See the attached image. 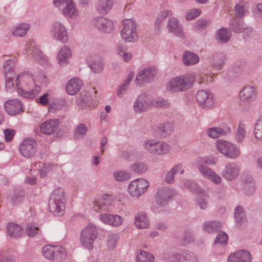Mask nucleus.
I'll list each match as a JSON object with an SVG mask.
<instances>
[{
	"mask_svg": "<svg viewBox=\"0 0 262 262\" xmlns=\"http://www.w3.org/2000/svg\"><path fill=\"white\" fill-rule=\"evenodd\" d=\"M15 84L18 94L25 98L33 99L39 93L40 87L34 85L33 78L27 72L19 74L15 80Z\"/></svg>",
	"mask_w": 262,
	"mask_h": 262,
	"instance_id": "obj_1",
	"label": "nucleus"
},
{
	"mask_svg": "<svg viewBox=\"0 0 262 262\" xmlns=\"http://www.w3.org/2000/svg\"><path fill=\"white\" fill-rule=\"evenodd\" d=\"M66 199L64 190L57 188L53 190L49 200L50 211L55 216H61L64 213Z\"/></svg>",
	"mask_w": 262,
	"mask_h": 262,
	"instance_id": "obj_2",
	"label": "nucleus"
},
{
	"mask_svg": "<svg viewBox=\"0 0 262 262\" xmlns=\"http://www.w3.org/2000/svg\"><path fill=\"white\" fill-rule=\"evenodd\" d=\"M42 254L53 262H60L67 257L65 249L60 245H47L42 248Z\"/></svg>",
	"mask_w": 262,
	"mask_h": 262,
	"instance_id": "obj_3",
	"label": "nucleus"
},
{
	"mask_svg": "<svg viewBox=\"0 0 262 262\" xmlns=\"http://www.w3.org/2000/svg\"><path fill=\"white\" fill-rule=\"evenodd\" d=\"M143 146L149 153L157 156L167 154L171 150L170 145L166 142L156 140L145 141Z\"/></svg>",
	"mask_w": 262,
	"mask_h": 262,
	"instance_id": "obj_4",
	"label": "nucleus"
},
{
	"mask_svg": "<svg viewBox=\"0 0 262 262\" xmlns=\"http://www.w3.org/2000/svg\"><path fill=\"white\" fill-rule=\"evenodd\" d=\"M194 78L192 75H183L171 80L168 84V88L172 92L184 91L192 85Z\"/></svg>",
	"mask_w": 262,
	"mask_h": 262,
	"instance_id": "obj_5",
	"label": "nucleus"
},
{
	"mask_svg": "<svg viewBox=\"0 0 262 262\" xmlns=\"http://www.w3.org/2000/svg\"><path fill=\"white\" fill-rule=\"evenodd\" d=\"M124 27L121 32V37L127 42L135 41L138 39L136 23L132 19L123 21Z\"/></svg>",
	"mask_w": 262,
	"mask_h": 262,
	"instance_id": "obj_6",
	"label": "nucleus"
},
{
	"mask_svg": "<svg viewBox=\"0 0 262 262\" xmlns=\"http://www.w3.org/2000/svg\"><path fill=\"white\" fill-rule=\"evenodd\" d=\"M217 149L226 157L236 159L240 155L239 149L235 145L226 141L218 140L216 143Z\"/></svg>",
	"mask_w": 262,
	"mask_h": 262,
	"instance_id": "obj_7",
	"label": "nucleus"
},
{
	"mask_svg": "<svg viewBox=\"0 0 262 262\" xmlns=\"http://www.w3.org/2000/svg\"><path fill=\"white\" fill-rule=\"evenodd\" d=\"M148 182L144 179H138L131 182L128 187L129 193L134 198H139L147 190Z\"/></svg>",
	"mask_w": 262,
	"mask_h": 262,
	"instance_id": "obj_8",
	"label": "nucleus"
},
{
	"mask_svg": "<svg viewBox=\"0 0 262 262\" xmlns=\"http://www.w3.org/2000/svg\"><path fill=\"white\" fill-rule=\"evenodd\" d=\"M176 194V191L173 189L169 187H161L157 191L155 196L156 201L159 205L165 206Z\"/></svg>",
	"mask_w": 262,
	"mask_h": 262,
	"instance_id": "obj_9",
	"label": "nucleus"
},
{
	"mask_svg": "<svg viewBox=\"0 0 262 262\" xmlns=\"http://www.w3.org/2000/svg\"><path fill=\"white\" fill-rule=\"evenodd\" d=\"M51 34L53 38L62 43L68 42L69 35L65 26L60 21L53 23L51 28Z\"/></svg>",
	"mask_w": 262,
	"mask_h": 262,
	"instance_id": "obj_10",
	"label": "nucleus"
},
{
	"mask_svg": "<svg viewBox=\"0 0 262 262\" xmlns=\"http://www.w3.org/2000/svg\"><path fill=\"white\" fill-rule=\"evenodd\" d=\"M196 100L199 105L205 109H210L214 104L213 94L208 91L201 90L196 94Z\"/></svg>",
	"mask_w": 262,
	"mask_h": 262,
	"instance_id": "obj_11",
	"label": "nucleus"
},
{
	"mask_svg": "<svg viewBox=\"0 0 262 262\" xmlns=\"http://www.w3.org/2000/svg\"><path fill=\"white\" fill-rule=\"evenodd\" d=\"M157 73L155 67H147L141 71L136 76V80L137 84L143 83H149L152 81Z\"/></svg>",
	"mask_w": 262,
	"mask_h": 262,
	"instance_id": "obj_12",
	"label": "nucleus"
},
{
	"mask_svg": "<svg viewBox=\"0 0 262 262\" xmlns=\"http://www.w3.org/2000/svg\"><path fill=\"white\" fill-rule=\"evenodd\" d=\"M53 3L56 7L62 9V13L67 16L71 17L77 13L72 0H54Z\"/></svg>",
	"mask_w": 262,
	"mask_h": 262,
	"instance_id": "obj_13",
	"label": "nucleus"
},
{
	"mask_svg": "<svg viewBox=\"0 0 262 262\" xmlns=\"http://www.w3.org/2000/svg\"><path fill=\"white\" fill-rule=\"evenodd\" d=\"M240 173V167L237 164L232 162L228 163L222 172V176L227 181L236 179Z\"/></svg>",
	"mask_w": 262,
	"mask_h": 262,
	"instance_id": "obj_14",
	"label": "nucleus"
},
{
	"mask_svg": "<svg viewBox=\"0 0 262 262\" xmlns=\"http://www.w3.org/2000/svg\"><path fill=\"white\" fill-rule=\"evenodd\" d=\"M37 143L33 139H25L20 146L19 150L22 156L29 158L36 153Z\"/></svg>",
	"mask_w": 262,
	"mask_h": 262,
	"instance_id": "obj_15",
	"label": "nucleus"
},
{
	"mask_svg": "<svg viewBox=\"0 0 262 262\" xmlns=\"http://www.w3.org/2000/svg\"><path fill=\"white\" fill-rule=\"evenodd\" d=\"M93 25L102 32L111 33L114 29L113 22L103 17L95 18L93 20Z\"/></svg>",
	"mask_w": 262,
	"mask_h": 262,
	"instance_id": "obj_16",
	"label": "nucleus"
},
{
	"mask_svg": "<svg viewBox=\"0 0 262 262\" xmlns=\"http://www.w3.org/2000/svg\"><path fill=\"white\" fill-rule=\"evenodd\" d=\"M96 237L97 233L95 230H82L80 241L83 247L91 250L93 248V243Z\"/></svg>",
	"mask_w": 262,
	"mask_h": 262,
	"instance_id": "obj_17",
	"label": "nucleus"
},
{
	"mask_svg": "<svg viewBox=\"0 0 262 262\" xmlns=\"http://www.w3.org/2000/svg\"><path fill=\"white\" fill-rule=\"evenodd\" d=\"M251 253L245 250H238L230 254L228 257V262H251Z\"/></svg>",
	"mask_w": 262,
	"mask_h": 262,
	"instance_id": "obj_18",
	"label": "nucleus"
},
{
	"mask_svg": "<svg viewBox=\"0 0 262 262\" xmlns=\"http://www.w3.org/2000/svg\"><path fill=\"white\" fill-rule=\"evenodd\" d=\"M167 29L170 33L173 34L175 36L181 38L185 37L183 26L179 23L177 18L171 17L169 19Z\"/></svg>",
	"mask_w": 262,
	"mask_h": 262,
	"instance_id": "obj_19",
	"label": "nucleus"
},
{
	"mask_svg": "<svg viewBox=\"0 0 262 262\" xmlns=\"http://www.w3.org/2000/svg\"><path fill=\"white\" fill-rule=\"evenodd\" d=\"M150 104L151 101L149 97L145 94H141L134 102V110L137 113L144 112L147 110Z\"/></svg>",
	"mask_w": 262,
	"mask_h": 262,
	"instance_id": "obj_20",
	"label": "nucleus"
},
{
	"mask_svg": "<svg viewBox=\"0 0 262 262\" xmlns=\"http://www.w3.org/2000/svg\"><path fill=\"white\" fill-rule=\"evenodd\" d=\"M4 107L9 115H15L21 111L23 105L18 100L12 99L8 100L5 103Z\"/></svg>",
	"mask_w": 262,
	"mask_h": 262,
	"instance_id": "obj_21",
	"label": "nucleus"
},
{
	"mask_svg": "<svg viewBox=\"0 0 262 262\" xmlns=\"http://www.w3.org/2000/svg\"><path fill=\"white\" fill-rule=\"evenodd\" d=\"M112 200L110 196L105 195L96 201L94 203V209L99 211H110L111 209Z\"/></svg>",
	"mask_w": 262,
	"mask_h": 262,
	"instance_id": "obj_22",
	"label": "nucleus"
},
{
	"mask_svg": "<svg viewBox=\"0 0 262 262\" xmlns=\"http://www.w3.org/2000/svg\"><path fill=\"white\" fill-rule=\"evenodd\" d=\"M199 169L201 174L205 178L210 179L215 184H218L221 182V178L207 166L201 165Z\"/></svg>",
	"mask_w": 262,
	"mask_h": 262,
	"instance_id": "obj_23",
	"label": "nucleus"
},
{
	"mask_svg": "<svg viewBox=\"0 0 262 262\" xmlns=\"http://www.w3.org/2000/svg\"><path fill=\"white\" fill-rule=\"evenodd\" d=\"M59 123L58 119L47 120L40 125V131L44 134L51 135L56 130Z\"/></svg>",
	"mask_w": 262,
	"mask_h": 262,
	"instance_id": "obj_24",
	"label": "nucleus"
},
{
	"mask_svg": "<svg viewBox=\"0 0 262 262\" xmlns=\"http://www.w3.org/2000/svg\"><path fill=\"white\" fill-rule=\"evenodd\" d=\"M241 101L245 102H251L255 99L256 91L254 86H247L244 87L239 93Z\"/></svg>",
	"mask_w": 262,
	"mask_h": 262,
	"instance_id": "obj_25",
	"label": "nucleus"
},
{
	"mask_svg": "<svg viewBox=\"0 0 262 262\" xmlns=\"http://www.w3.org/2000/svg\"><path fill=\"white\" fill-rule=\"evenodd\" d=\"M229 26L230 29L236 33H241L244 32L246 29L251 30V28H247L242 20L237 18L230 19L229 21Z\"/></svg>",
	"mask_w": 262,
	"mask_h": 262,
	"instance_id": "obj_26",
	"label": "nucleus"
},
{
	"mask_svg": "<svg viewBox=\"0 0 262 262\" xmlns=\"http://www.w3.org/2000/svg\"><path fill=\"white\" fill-rule=\"evenodd\" d=\"M231 132V129L228 126L225 127L224 128L211 127L207 130V134L212 138H217L229 135Z\"/></svg>",
	"mask_w": 262,
	"mask_h": 262,
	"instance_id": "obj_27",
	"label": "nucleus"
},
{
	"mask_svg": "<svg viewBox=\"0 0 262 262\" xmlns=\"http://www.w3.org/2000/svg\"><path fill=\"white\" fill-rule=\"evenodd\" d=\"M72 55L70 49L68 46H64L58 52L57 58L60 66H64L68 64V59Z\"/></svg>",
	"mask_w": 262,
	"mask_h": 262,
	"instance_id": "obj_28",
	"label": "nucleus"
},
{
	"mask_svg": "<svg viewBox=\"0 0 262 262\" xmlns=\"http://www.w3.org/2000/svg\"><path fill=\"white\" fill-rule=\"evenodd\" d=\"M81 86V80L75 78H72L67 84L66 90L69 95H73L80 91Z\"/></svg>",
	"mask_w": 262,
	"mask_h": 262,
	"instance_id": "obj_29",
	"label": "nucleus"
},
{
	"mask_svg": "<svg viewBox=\"0 0 262 262\" xmlns=\"http://www.w3.org/2000/svg\"><path fill=\"white\" fill-rule=\"evenodd\" d=\"M134 223L139 229L148 228L150 225L149 221L145 213H138L135 216Z\"/></svg>",
	"mask_w": 262,
	"mask_h": 262,
	"instance_id": "obj_30",
	"label": "nucleus"
},
{
	"mask_svg": "<svg viewBox=\"0 0 262 262\" xmlns=\"http://www.w3.org/2000/svg\"><path fill=\"white\" fill-rule=\"evenodd\" d=\"M171 262H196V258L191 253L182 252L170 259Z\"/></svg>",
	"mask_w": 262,
	"mask_h": 262,
	"instance_id": "obj_31",
	"label": "nucleus"
},
{
	"mask_svg": "<svg viewBox=\"0 0 262 262\" xmlns=\"http://www.w3.org/2000/svg\"><path fill=\"white\" fill-rule=\"evenodd\" d=\"M31 52L33 57L39 64L43 66L48 64V60L47 57L39 49L32 47Z\"/></svg>",
	"mask_w": 262,
	"mask_h": 262,
	"instance_id": "obj_32",
	"label": "nucleus"
},
{
	"mask_svg": "<svg viewBox=\"0 0 262 262\" xmlns=\"http://www.w3.org/2000/svg\"><path fill=\"white\" fill-rule=\"evenodd\" d=\"M113 5V0H99L97 6V11L100 14L105 15L111 9Z\"/></svg>",
	"mask_w": 262,
	"mask_h": 262,
	"instance_id": "obj_33",
	"label": "nucleus"
},
{
	"mask_svg": "<svg viewBox=\"0 0 262 262\" xmlns=\"http://www.w3.org/2000/svg\"><path fill=\"white\" fill-rule=\"evenodd\" d=\"M243 189L247 195H251L254 193L256 189L255 182L251 176L243 178Z\"/></svg>",
	"mask_w": 262,
	"mask_h": 262,
	"instance_id": "obj_34",
	"label": "nucleus"
},
{
	"mask_svg": "<svg viewBox=\"0 0 262 262\" xmlns=\"http://www.w3.org/2000/svg\"><path fill=\"white\" fill-rule=\"evenodd\" d=\"M234 217L236 224H241L246 222L247 218L244 208L240 205L237 206L234 211Z\"/></svg>",
	"mask_w": 262,
	"mask_h": 262,
	"instance_id": "obj_35",
	"label": "nucleus"
},
{
	"mask_svg": "<svg viewBox=\"0 0 262 262\" xmlns=\"http://www.w3.org/2000/svg\"><path fill=\"white\" fill-rule=\"evenodd\" d=\"M183 167L181 163L175 165L169 171H167L165 174L164 181L168 184H172L174 181V175L180 171Z\"/></svg>",
	"mask_w": 262,
	"mask_h": 262,
	"instance_id": "obj_36",
	"label": "nucleus"
},
{
	"mask_svg": "<svg viewBox=\"0 0 262 262\" xmlns=\"http://www.w3.org/2000/svg\"><path fill=\"white\" fill-rule=\"evenodd\" d=\"M231 36V31L228 29L222 28L217 32L216 39L221 43H225L229 40Z\"/></svg>",
	"mask_w": 262,
	"mask_h": 262,
	"instance_id": "obj_37",
	"label": "nucleus"
},
{
	"mask_svg": "<svg viewBox=\"0 0 262 262\" xmlns=\"http://www.w3.org/2000/svg\"><path fill=\"white\" fill-rule=\"evenodd\" d=\"M89 66L93 73L98 74L103 71L104 63L100 58H97L90 61Z\"/></svg>",
	"mask_w": 262,
	"mask_h": 262,
	"instance_id": "obj_38",
	"label": "nucleus"
},
{
	"mask_svg": "<svg viewBox=\"0 0 262 262\" xmlns=\"http://www.w3.org/2000/svg\"><path fill=\"white\" fill-rule=\"evenodd\" d=\"M198 56L190 51H186L183 55V62L186 66H191L199 62Z\"/></svg>",
	"mask_w": 262,
	"mask_h": 262,
	"instance_id": "obj_39",
	"label": "nucleus"
},
{
	"mask_svg": "<svg viewBox=\"0 0 262 262\" xmlns=\"http://www.w3.org/2000/svg\"><path fill=\"white\" fill-rule=\"evenodd\" d=\"M137 262H154V256L146 251L140 250L137 253Z\"/></svg>",
	"mask_w": 262,
	"mask_h": 262,
	"instance_id": "obj_40",
	"label": "nucleus"
},
{
	"mask_svg": "<svg viewBox=\"0 0 262 262\" xmlns=\"http://www.w3.org/2000/svg\"><path fill=\"white\" fill-rule=\"evenodd\" d=\"M133 78V76L129 75L127 79L119 86L117 91V96L120 98L124 96L130 85Z\"/></svg>",
	"mask_w": 262,
	"mask_h": 262,
	"instance_id": "obj_41",
	"label": "nucleus"
},
{
	"mask_svg": "<svg viewBox=\"0 0 262 262\" xmlns=\"http://www.w3.org/2000/svg\"><path fill=\"white\" fill-rule=\"evenodd\" d=\"M246 134L245 125L240 122L235 135L236 141L238 143L243 142L246 137Z\"/></svg>",
	"mask_w": 262,
	"mask_h": 262,
	"instance_id": "obj_42",
	"label": "nucleus"
},
{
	"mask_svg": "<svg viewBox=\"0 0 262 262\" xmlns=\"http://www.w3.org/2000/svg\"><path fill=\"white\" fill-rule=\"evenodd\" d=\"M29 25L28 24L23 23L16 27L12 32L14 36L23 37L26 35L29 29Z\"/></svg>",
	"mask_w": 262,
	"mask_h": 262,
	"instance_id": "obj_43",
	"label": "nucleus"
},
{
	"mask_svg": "<svg viewBox=\"0 0 262 262\" xmlns=\"http://www.w3.org/2000/svg\"><path fill=\"white\" fill-rule=\"evenodd\" d=\"M225 56L222 53H216L212 57V65L216 69H220L223 66Z\"/></svg>",
	"mask_w": 262,
	"mask_h": 262,
	"instance_id": "obj_44",
	"label": "nucleus"
},
{
	"mask_svg": "<svg viewBox=\"0 0 262 262\" xmlns=\"http://www.w3.org/2000/svg\"><path fill=\"white\" fill-rule=\"evenodd\" d=\"M224 227V224L217 220L209 221L204 223L202 226L203 229H219Z\"/></svg>",
	"mask_w": 262,
	"mask_h": 262,
	"instance_id": "obj_45",
	"label": "nucleus"
},
{
	"mask_svg": "<svg viewBox=\"0 0 262 262\" xmlns=\"http://www.w3.org/2000/svg\"><path fill=\"white\" fill-rule=\"evenodd\" d=\"M87 132V126L85 124L81 123L75 128L74 135L76 138H82L86 135Z\"/></svg>",
	"mask_w": 262,
	"mask_h": 262,
	"instance_id": "obj_46",
	"label": "nucleus"
},
{
	"mask_svg": "<svg viewBox=\"0 0 262 262\" xmlns=\"http://www.w3.org/2000/svg\"><path fill=\"white\" fill-rule=\"evenodd\" d=\"M131 169L138 173H145L148 169L147 166L142 162H136L130 166Z\"/></svg>",
	"mask_w": 262,
	"mask_h": 262,
	"instance_id": "obj_47",
	"label": "nucleus"
},
{
	"mask_svg": "<svg viewBox=\"0 0 262 262\" xmlns=\"http://www.w3.org/2000/svg\"><path fill=\"white\" fill-rule=\"evenodd\" d=\"M114 178L118 182H123L128 180L130 173L125 171H116L113 173Z\"/></svg>",
	"mask_w": 262,
	"mask_h": 262,
	"instance_id": "obj_48",
	"label": "nucleus"
},
{
	"mask_svg": "<svg viewBox=\"0 0 262 262\" xmlns=\"http://www.w3.org/2000/svg\"><path fill=\"white\" fill-rule=\"evenodd\" d=\"M254 133L255 137L257 139L262 141V115L255 124Z\"/></svg>",
	"mask_w": 262,
	"mask_h": 262,
	"instance_id": "obj_49",
	"label": "nucleus"
},
{
	"mask_svg": "<svg viewBox=\"0 0 262 262\" xmlns=\"http://www.w3.org/2000/svg\"><path fill=\"white\" fill-rule=\"evenodd\" d=\"M158 130L161 133V136L163 137L168 136L171 133L172 125L169 123L161 124L158 127Z\"/></svg>",
	"mask_w": 262,
	"mask_h": 262,
	"instance_id": "obj_50",
	"label": "nucleus"
},
{
	"mask_svg": "<svg viewBox=\"0 0 262 262\" xmlns=\"http://www.w3.org/2000/svg\"><path fill=\"white\" fill-rule=\"evenodd\" d=\"M15 62L13 59H9L6 61L4 64V73L5 75L11 76L13 71L14 70Z\"/></svg>",
	"mask_w": 262,
	"mask_h": 262,
	"instance_id": "obj_51",
	"label": "nucleus"
},
{
	"mask_svg": "<svg viewBox=\"0 0 262 262\" xmlns=\"http://www.w3.org/2000/svg\"><path fill=\"white\" fill-rule=\"evenodd\" d=\"M184 185L190 191L193 193H200L202 192V189L194 181L187 180Z\"/></svg>",
	"mask_w": 262,
	"mask_h": 262,
	"instance_id": "obj_52",
	"label": "nucleus"
},
{
	"mask_svg": "<svg viewBox=\"0 0 262 262\" xmlns=\"http://www.w3.org/2000/svg\"><path fill=\"white\" fill-rule=\"evenodd\" d=\"M201 10L199 9H192L187 11L186 19L190 20L194 19L201 14Z\"/></svg>",
	"mask_w": 262,
	"mask_h": 262,
	"instance_id": "obj_53",
	"label": "nucleus"
},
{
	"mask_svg": "<svg viewBox=\"0 0 262 262\" xmlns=\"http://www.w3.org/2000/svg\"><path fill=\"white\" fill-rule=\"evenodd\" d=\"M171 14V12L169 10L161 12L157 16L155 21V25L159 27L162 21L166 18L169 15Z\"/></svg>",
	"mask_w": 262,
	"mask_h": 262,
	"instance_id": "obj_54",
	"label": "nucleus"
},
{
	"mask_svg": "<svg viewBox=\"0 0 262 262\" xmlns=\"http://www.w3.org/2000/svg\"><path fill=\"white\" fill-rule=\"evenodd\" d=\"M227 242L228 235L227 234L224 232L220 231L216 236L215 243L227 244Z\"/></svg>",
	"mask_w": 262,
	"mask_h": 262,
	"instance_id": "obj_55",
	"label": "nucleus"
},
{
	"mask_svg": "<svg viewBox=\"0 0 262 262\" xmlns=\"http://www.w3.org/2000/svg\"><path fill=\"white\" fill-rule=\"evenodd\" d=\"M24 199L23 193H15L11 198V203L13 205H17L21 203Z\"/></svg>",
	"mask_w": 262,
	"mask_h": 262,
	"instance_id": "obj_56",
	"label": "nucleus"
},
{
	"mask_svg": "<svg viewBox=\"0 0 262 262\" xmlns=\"http://www.w3.org/2000/svg\"><path fill=\"white\" fill-rule=\"evenodd\" d=\"M123 218L118 215L113 214V217L111 219L110 225L113 227H118L123 223Z\"/></svg>",
	"mask_w": 262,
	"mask_h": 262,
	"instance_id": "obj_57",
	"label": "nucleus"
},
{
	"mask_svg": "<svg viewBox=\"0 0 262 262\" xmlns=\"http://www.w3.org/2000/svg\"><path fill=\"white\" fill-rule=\"evenodd\" d=\"M6 89L7 91L11 92L13 90L14 88V83H13V78L11 76L6 75Z\"/></svg>",
	"mask_w": 262,
	"mask_h": 262,
	"instance_id": "obj_58",
	"label": "nucleus"
},
{
	"mask_svg": "<svg viewBox=\"0 0 262 262\" xmlns=\"http://www.w3.org/2000/svg\"><path fill=\"white\" fill-rule=\"evenodd\" d=\"M209 21L204 19H201L198 20L195 23V27L198 29H204L206 28Z\"/></svg>",
	"mask_w": 262,
	"mask_h": 262,
	"instance_id": "obj_59",
	"label": "nucleus"
},
{
	"mask_svg": "<svg viewBox=\"0 0 262 262\" xmlns=\"http://www.w3.org/2000/svg\"><path fill=\"white\" fill-rule=\"evenodd\" d=\"M117 239L118 236L116 235H111L108 237V247L110 249H113L115 248L117 243Z\"/></svg>",
	"mask_w": 262,
	"mask_h": 262,
	"instance_id": "obj_60",
	"label": "nucleus"
},
{
	"mask_svg": "<svg viewBox=\"0 0 262 262\" xmlns=\"http://www.w3.org/2000/svg\"><path fill=\"white\" fill-rule=\"evenodd\" d=\"M113 217V214L104 213L99 215L100 220L105 224L110 225L111 219Z\"/></svg>",
	"mask_w": 262,
	"mask_h": 262,
	"instance_id": "obj_61",
	"label": "nucleus"
},
{
	"mask_svg": "<svg viewBox=\"0 0 262 262\" xmlns=\"http://www.w3.org/2000/svg\"><path fill=\"white\" fill-rule=\"evenodd\" d=\"M235 15L237 17L241 18L244 16L245 10L243 6L237 4L235 6Z\"/></svg>",
	"mask_w": 262,
	"mask_h": 262,
	"instance_id": "obj_62",
	"label": "nucleus"
},
{
	"mask_svg": "<svg viewBox=\"0 0 262 262\" xmlns=\"http://www.w3.org/2000/svg\"><path fill=\"white\" fill-rule=\"evenodd\" d=\"M14 133L15 132L13 129H6L4 130L5 140L7 142L11 141L13 138Z\"/></svg>",
	"mask_w": 262,
	"mask_h": 262,
	"instance_id": "obj_63",
	"label": "nucleus"
},
{
	"mask_svg": "<svg viewBox=\"0 0 262 262\" xmlns=\"http://www.w3.org/2000/svg\"><path fill=\"white\" fill-rule=\"evenodd\" d=\"M24 230H7V235L11 238L20 237Z\"/></svg>",
	"mask_w": 262,
	"mask_h": 262,
	"instance_id": "obj_64",
	"label": "nucleus"
}]
</instances>
